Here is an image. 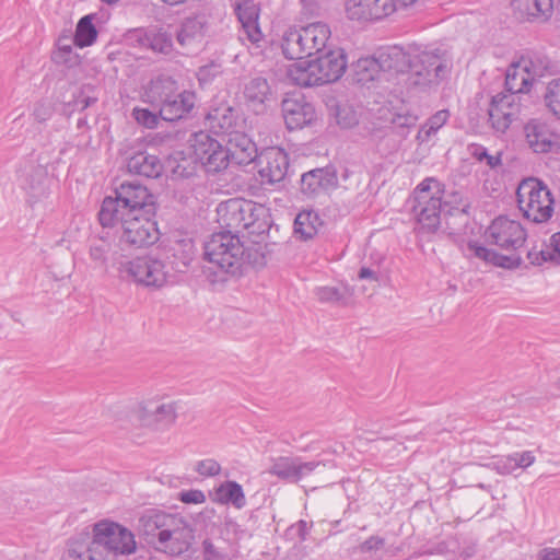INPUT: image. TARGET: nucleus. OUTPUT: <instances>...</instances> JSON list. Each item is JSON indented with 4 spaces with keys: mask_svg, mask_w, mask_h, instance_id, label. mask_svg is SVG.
I'll return each instance as SVG.
<instances>
[{
    "mask_svg": "<svg viewBox=\"0 0 560 560\" xmlns=\"http://www.w3.org/2000/svg\"><path fill=\"white\" fill-rule=\"evenodd\" d=\"M224 141L225 147L207 132L195 133L191 144L194 154L207 172H220L228 166L229 161L247 165L258 156L255 142L240 129L232 132Z\"/></svg>",
    "mask_w": 560,
    "mask_h": 560,
    "instance_id": "f257e3e1",
    "label": "nucleus"
},
{
    "mask_svg": "<svg viewBox=\"0 0 560 560\" xmlns=\"http://www.w3.org/2000/svg\"><path fill=\"white\" fill-rule=\"evenodd\" d=\"M139 528L148 542L156 541L172 553L187 551L194 539V529L184 516L162 510H147L139 520Z\"/></svg>",
    "mask_w": 560,
    "mask_h": 560,
    "instance_id": "f03ea898",
    "label": "nucleus"
},
{
    "mask_svg": "<svg viewBox=\"0 0 560 560\" xmlns=\"http://www.w3.org/2000/svg\"><path fill=\"white\" fill-rule=\"evenodd\" d=\"M156 200L140 183L124 182L114 190V196L103 199L98 221L103 228L117 226V218L138 213L156 214Z\"/></svg>",
    "mask_w": 560,
    "mask_h": 560,
    "instance_id": "7ed1b4c3",
    "label": "nucleus"
},
{
    "mask_svg": "<svg viewBox=\"0 0 560 560\" xmlns=\"http://www.w3.org/2000/svg\"><path fill=\"white\" fill-rule=\"evenodd\" d=\"M142 101L159 108L162 119L176 121L192 110L196 94L189 90H179L177 82L170 77H159L150 82Z\"/></svg>",
    "mask_w": 560,
    "mask_h": 560,
    "instance_id": "20e7f679",
    "label": "nucleus"
},
{
    "mask_svg": "<svg viewBox=\"0 0 560 560\" xmlns=\"http://www.w3.org/2000/svg\"><path fill=\"white\" fill-rule=\"evenodd\" d=\"M443 189L441 183L433 178H424L415 190V201L412 207L417 220L418 230L421 233H434L441 224L442 214H453L455 211L463 212L464 209L450 207L448 200H443Z\"/></svg>",
    "mask_w": 560,
    "mask_h": 560,
    "instance_id": "39448f33",
    "label": "nucleus"
},
{
    "mask_svg": "<svg viewBox=\"0 0 560 560\" xmlns=\"http://www.w3.org/2000/svg\"><path fill=\"white\" fill-rule=\"evenodd\" d=\"M205 256L222 276H235L244 264L245 247L238 235L222 231L212 234L205 244ZM220 281H225V278L221 277Z\"/></svg>",
    "mask_w": 560,
    "mask_h": 560,
    "instance_id": "423d86ee",
    "label": "nucleus"
},
{
    "mask_svg": "<svg viewBox=\"0 0 560 560\" xmlns=\"http://www.w3.org/2000/svg\"><path fill=\"white\" fill-rule=\"evenodd\" d=\"M516 201L523 217L534 223H545L553 214L552 194L540 179H523L516 189Z\"/></svg>",
    "mask_w": 560,
    "mask_h": 560,
    "instance_id": "0eeeda50",
    "label": "nucleus"
},
{
    "mask_svg": "<svg viewBox=\"0 0 560 560\" xmlns=\"http://www.w3.org/2000/svg\"><path fill=\"white\" fill-rule=\"evenodd\" d=\"M118 277L137 285L160 290L168 283L170 272L166 264L152 255L137 256L118 262Z\"/></svg>",
    "mask_w": 560,
    "mask_h": 560,
    "instance_id": "6e6552de",
    "label": "nucleus"
},
{
    "mask_svg": "<svg viewBox=\"0 0 560 560\" xmlns=\"http://www.w3.org/2000/svg\"><path fill=\"white\" fill-rule=\"evenodd\" d=\"M217 211L222 225L233 234L238 235L242 231L250 234L264 231L265 223L260 222V218L265 214V209L253 201L230 199L220 203Z\"/></svg>",
    "mask_w": 560,
    "mask_h": 560,
    "instance_id": "1a4fd4ad",
    "label": "nucleus"
},
{
    "mask_svg": "<svg viewBox=\"0 0 560 560\" xmlns=\"http://www.w3.org/2000/svg\"><path fill=\"white\" fill-rule=\"evenodd\" d=\"M92 537L105 560H116L118 556L130 555L136 551V540L132 532L115 522L101 521L95 523Z\"/></svg>",
    "mask_w": 560,
    "mask_h": 560,
    "instance_id": "9d476101",
    "label": "nucleus"
},
{
    "mask_svg": "<svg viewBox=\"0 0 560 560\" xmlns=\"http://www.w3.org/2000/svg\"><path fill=\"white\" fill-rule=\"evenodd\" d=\"M155 214L138 213L117 218L119 242L136 248L148 247L160 240Z\"/></svg>",
    "mask_w": 560,
    "mask_h": 560,
    "instance_id": "9b49d317",
    "label": "nucleus"
},
{
    "mask_svg": "<svg viewBox=\"0 0 560 560\" xmlns=\"http://www.w3.org/2000/svg\"><path fill=\"white\" fill-rule=\"evenodd\" d=\"M448 62L445 55L439 49L423 50L413 58L407 70L410 72V81L415 85L427 86L439 83L447 71Z\"/></svg>",
    "mask_w": 560,
    "mask_h": 560,
    "instance_id": "f8f14e48",
    "label": "nucleus"
},
{
    "mask_svg": "<svg viewBox=\"0 0 560 560\" xmlns=\"http://www.w3.org/2000/svg\"><path fill=\"white\" fill-rule=\"evenodd\" d=\"M448 62L445 55L439 49L423 50L413 58L407 70L410 72V81L415 85L427 86L439 83L447 71Z\"/></svg>",
    "mask_w": 560,
    "mask_h": 560,
    "instance_id": "ddd939ff",
    "label": "nucleus"
},
{
    "mask_svg": "<svg viewBox=\"0 0 560 560\" xmlns=\"http://www.w3.org/2000/svg\"><path fill=\"white\" fill-rule=\"evenodd\" d=\"M486 237L501 249L515 252L525 244L527 232L520 221L500 215L488 226Z\"/></svg>",
    "mask_w": 560,
    "mask_h": 560,
    "instance_id": "4468645a",
    "label": "nucleus"
},
{
    "mask_svg": "<svg viewBox=\"0 0 560 560\" xmlns=\"http://www.w3.org/2000/svg\"><path fill=\"white\" fill-rule=\"evenodd\" d=\"M521 113V96L514 93H498L488 108L489 122L497 133H505Z\"/></svg>",
    "mask_w": 560,
    "mask_h": 560,
    "instance_id": "2eb2a0df",
    "label": "nucleus"
},
{
    "mask_svg": "<svg viewBox=\"0 0 560 560\" xmlns=\"http://www.w3.org/2000/svg\"><path fill=\"white\" fill-rule=\"evenodd\" d=\"M256 159L261 185H275L284 179L289 167V159L282 149L269 148Z\"/></svg>",
    "mask_w": 560,
    "mask_h": 560,
    "instance_id": "dca6fc26",
    "label": "nucleus"
},
{
    "mask_svg": "<svg viewBox=\"0 0 560 560\" xmlns=\"http://www.w3.org/2000/svg\"><path fill=\"white\" fill-rule=\"evenodd\" d=\"M525 140L535 153H550L560 150V136L540 119H530L524 126Z\"/></svg>",
    "mask_w": 560,
    "mask_h": 560,
    "instance_id": "f3484780",
    "label": "nucleus"
},
{
    "mask_svg": "<svg viewBox=\"0 0 560 560\" xmlns=\"http://www.w3.org/2000/svg\"><path fill=\"white\" fill-rule=\"evenodd\" d=\"M282 116L289 130L302 129L315 119L314 106L302 95L285 97L281 104Z\"/></svg>",
    "mask_w": 560,
    "mask_h": 560,
    "instance_id": "a211bd4d",
    "label": "nucleus"
},
{
    "mask_svg": "<svg viewBox=\"0 0 560 560\" xmlns=\"http://www.w3.org/2000/svg\"><path fill=\"white\" fill-rule=\"evenodd\" d=\"M234 10L242 26L240 38L257 45L264 36L258 23V4L254 0H238Z\"/></svg>",
    "mask_w": 560,
    "mask_h": 560,
    "instance_id": "6ab92c4d",
    "label": "nucleus"
},
{
    "mask_svg": "<svg viewBox=\"0 0 560 560\" xmlns=\"http://www.w3.org/2000/svg\"><path fill=\"white\" fill-rule=\"evenodd\" d=\"M318 465V462H302L299 457L280 456L272 459L268 472L279 479L298 482L311 475Z\"/></svg>",
    "mask_w": 560,
    "mask_h": 560,
    "instance_id": "aec40b11",
    "label": "nucleus"
},
{
    "mask_svg": "<svg viewBox=\"0 0 560 560\" xmlns=\"http://www.w3.org/2000/svg\"><path fill=\"white\" fill-rule=\"evenodd\" d=\"M317 66L322 84L336 82L339 80L347 69V56L343 49L336 48L328 50L323 56L314 59Z\"/></svg>",
    "mask_w": 560,
    "mask_h": 560,
    "instance_id": "412c9836",
    "label": "nucleus"
},
{
    "mask_svg": "<svg viewBox=\"0 0 560 560\" xmlns=\"http://www.w3.org/2000/svg\"><path fill=\"white\" fill-rule=\"evenodd\" d=\"M205 124L212 133L223 137V140L238 130L236 112L229 105L211 108Z\"/></svg>",
    "mask_w": 560,
    "mask_h": 560,
    "instance_id": "4be33fe9",
    "label": "nucleus"
},
{
    "mask_svg": "<svg viewBox=\"0 0 560 560\" xmlns=\"http://www.w3.org/2000/svg\"><path fill=\"white\" fill-rule=\"evenodd\" d=\"M518 18L528 22H546L553 12V0H512Z\"/></svg>",
    "mask_w": 560,
    "mask_h": 560,
    "instance_id": "5701e85b",
    "label": "nucleus"
},
{
    "mask_svg": "<svg viewBox=\"0 0 560 560\" xmlns=\"http://www.w3.org/2000/svg\"><path fill=\"white\" fill-rule=\"evenodd\" d=\"M316 68L315 60L301 59L289 66L287 75L293 84L302 88L323 85Z\"/></svg>",
    "mask_w": 560,
    "mask_h": 560,
    "instance_id": "b1692460",
    "label": "nucleus"
},
{
    "mask_svg": "<svg viewBox=\"0 0 560 560\" xmlns=\"http://www.w3.org/2000/svg\"><path fill=\"white\" fill-rule=\"evenodd\" d=\"M280 48L282 55L290 60H301L308 57L302 27L292 26L287 28L281 35Z\"/></svg>",
    "mask_w": 560,
    "mask_h": 560,
    "instance_id": "393cba45",
    "label": "nucleus"
},
{
    "mask_svg": "<svg viewBox=\"0 0 560 560\" xmlns=\"http://www.w3.org/2000/svg\"><path fill=\"white\" fill-rule=\"evenodd\" d=\"M127 168L132 174L156 178L163 172V164L154 154L138 152L128 160Z\"/></svg>",
    "mask_w": 560,
    "mask_h": 560,
    "instance_id": "a878e982",
    "label": "nucleus"
},
{
    "mask_svg": "<svg viewBox=\"0 0 560 560\" xmlns=\"http://www.w3.org/2000/svg\"><path fill=\"white\" fill-rule=\"evenodd\" d=\"M377 57L383 72L402 73L407 71L410 63V54L397 45L381 49Z\"/></svg>",
    "mask_w": 560,
    "mask_h": 560,
    "instance_id": "bb28decb",
    "label": "nucleus"
},
{
    "mask_svg": "<svg viewBox=\"0 0 560 560\" xmlns=\"http://www.w3.org/2000/svg\"><path fill=\"white\" fill-rule=\"evenodd\" d=\"M302 31L308 57L323 51L331 36L330 27L324 22L310 23L302 26Z\"/></svg>",
    "mask_w": 560,
    "mask_h": 560,
    "instance_id": "cd10ccee",
    "label": "nucleus"
},
{
    "mask_svg": "<svg viewBox=\"0 0 560 560\" xmlns=\"http://www.w3.org/2000/svg\"><path fill=\"white\" fill-rule=\"evenodd\" d=\"M113 243L105 236L93 237L88 244V257L93 269L107 271L113 256Z\"/></svg>",
    "mask_w": 560,
    "mask_h": 560,
    "instance_id": "c85d7f7f",
    "label": "nucleus"
},
{
    "mask_svg": "<svg viewBox=\"0 0 560 560\" xmlns=\"http://www.w3.org/2000/svg\"><path fill=\"white\" fill-rule=\"evenodd\" d=\"M173 254V264L177 271L183 272L194 260L196 256V246L191 237L187 235H177L171 244Z\"/></svg>",
    "mask_w": 560,
    "mask_h": 560,
    "instance_id": "c756f323",
    "label": "nucleus"
},
{
    "mask_svg": "<svg viewBox=\"0 0 560 560\" xmlns=\"http://www.w3.org/2000/svg\"><path fill=\"white\" fill-rule=\"evenodd\" d=\"M212 500L223 505H232L238 510L246 505L242 486L231 480L222 482L214 489Z\"/></svg>",
    "mask_w": 560,
    "mask_h": 560,
    "instance_id": "7c9ffc66",
    "label": "nucleus"
},
{
    "mask_svg": "<svg viewBox=\"0 0 560 560\" xmlns=\"http://www.w3.org/2000/svg\"><path fill=\"white\" fill-rule=\"evenodd\" d=\"M206 22L202 16L185 19L176 31V40L182 47L200 42L205 35Z\"/></svg>",
    "mask_w": 560,
    "mask_h": 560,
    "instance_id": "2f4dec72",
    "label": "nucleus"
},
{
    "mask_svg": "<svg viewBox=\"0 0 560 560\" xmlns=\"http://www.w3.org/2000/svg\"><path fill=\"white\" fill-rule=\"evenodd\" d=\"M532 77L526 72L517 60L510 65L505 73V92L520 95L530 90L533 85Z\"/></svg>",
    "mask_w": 560,
    "mask_h": 560,
    "instance_id": "473e14b6",
    "label": "nucleus"
},
{
    "mask_svg": "<svg viewBox=\"0 0 560 560\" xmlns=\"http://www.w3.org/2000/svg\"><path fill=\"white\" fill-rule=\"evenodd\" d=\"M269 95L270 86L264 78H253L245 84L244 96L248 106L256 113H261L265 109V102Z\"/></svg>",
    "mask_w": 560,
    "mask_h": 560,
    "instance_id": "72a5a7b5",
    "label": "nucleus"
},
{
    "mask_svg": "<svg viewBox=\"0 0 560 560\" xmlns=\"http://www.w3.org/2000/svg\"><path fill=\"white\" fill-rule=\"evenodd\" d=\"M323 225L319 214L314 210H302L294 220V234L303 241L313 238Z\"/></svg>",
    "mask_w": 560,
    "mask_h": 560,
    "instance_id": "f704fd0d",
    "label": "nucleus"
},
{
    "mask_svg": "<svg viewBox=\"0 0 560 560\" xmlns=\"http://www.w3.org/2000/svg\"><path fill=\"white\" fill-rule=\"evenodd\" d=\"M518 61L532 77L533 82L538 78L552 73L553 65L551 60L541 52L530 51L522 56Z\"/></svg>",
    "mask_w": 560,
    "mask_h": 560,
    "instance_id": "c9c22d12",
    "label": "nucleus"
},
{
    "mask_svg": "<svg viewBox=\"0 0 560 560\" xmlns=\"http://www.w3.org/2000/svg\"><path fill=\"white\" fill-rule=\"evenodd\" d=\"M370 141L376 153L382 158H387L394 154L400 147V140L390 128L373 131Z\"/></svg>",
    "mask_w": 560,
    "mask_h": 560,
    "instance_id": "e433bc0d",
    "label": "nucleus"
},
{
    "mask_svg": "<svg viewBox=\"0 0 560 560\" xmlns=\"http://www.w3.org/2000/svg\"><path fill=\"white\" fill-rule=\"evenodd\" d=\"M335 176L325 168H315L301 177V189L305 195H314L322 188L332 184Z\"/></svg>",
    "mask_w": 560,
    "mask_h": 560,
    "instance_id": "4c0bfd02",
    "label": "nucleus"
},
{
    "mask_svg": "<svg viewBox=\"0 0 560 560\" xmlns=\"http://www.w3.org/2000/svg\"><path fill=\"white\" fill-rule=\"evenodd\" d=\"M148 49L159 55H172L174 51L172 33L162 26H151Z\"/></svg>",
    "mask_w": 560,
    "mask_h": 560,
    "instance_id": "58836bf2",
    "label": "nucleus"
},
{
    "mask_svg": "<svg viewBox=\"0 0 560 560\" xmlns=\"http://www.w3.org/2000/svg\"><path fill=\"white\" fill-rule=\"evenodd\" d=\"M383 68L378 60L377 55L373 57H364L357 60L354 63V73L357 81L360 83H368L380 78Z\"/></svg>",
    "mask_w": 560,
    "mask_h": 560,
    "instance_id": "ea45409f",
    "label": "nucleus"
},
{
    "mask_svg": "<svg viewBox=\"0 0 560 560\" xmlns=\"http://www.w3.org/2000/svg\"><path fill=\"white\" fill-rule=\"evenodd\" d=\"M73 40L69 36H60L57 40V49L52 54V61L57 65H63L68 68L79 65L80 57L73 51Z\"/></svg>",
    "mask_w": 560,
    "mask_h": 560,
    "instance_id": "a19ab883",
    "label": "nucleus"
},
{
    "mask_svg": "<svg viewBox=\"0 0 560 560\" xmlns=\"http://www.w3.org/2000/svg\"><path fill=\"white\" fill-rule=\"evenodd\" d=\"M96 37L97 31L93 24V16L84 15L77 24L73 44L80 48H84L94 44Z\"/></svg>",
    "mask_w": 560,
    "mask_h": 560,
    "instance_id": "79ce46f5",
    "label": "nucleus"
},
{
    "mask_svg": "<svg viewBox=\"0 0 560 560\" xmlns=\"http://www.w3.org/2000/svg\"><path fill=\"white\" fill-rule=\"evenodd\" d=\"M450 119V112L441 109L432 115L419 129L417 140L420 143L429 142L433 136Z\"/></svg>",
    "mask_w": 560,
    "mask_h": 560,
    "instance_id": "37998d69",
    "label": "nucleus"
},
{
    "mask_svg": "<svg viewBox=\"0 0 560 560\" xmlns=\"http://www.w3.org/2000/svg\"><path fill=\"white\" fill-rule=\"evenodd\" d=\"M176 420V408L173 402L161 404L152 412V417L143 419V424H155L159 428H164L173 424Z\"/></svg>",
    "mask_w": 560,
    "mask_h": 560,
    "instance_id": "c03bdc74",
    "label": "nucleus"
},
{
    "mask_svg": "<svg viewBox=\"0 0 560 560\" xmlns=\"http://www.w3.org/2000/svg\"><path fill=\"white\" fill-rule=\"evenodd\" d=\"M223 72L222 63L218 61H211L205 66H201L197 71V79L200 86L212 83Z\"/></svg>",
    "mask_w": 560,
    "mask_h": 560,
    "instance_id": "a18cd8bd",
    "label": "nucleus"
},
{
    "mask_svg": "<svg viewBox=\"0 0 560 560\" xmlns=\"http://www.w3.org/2000/svg\"><path fill=\"white\" fill-rule=\"evenodd\" d=\"M545 101L550 112L560 119V79L548 83Z\"/></svg>",
    "mask_w": 560,
    "mask_h": 560,
    "instance_id": "49530a36",
    "label": "nucleus"
},
{
    "mask_svg": "<svg viewBox=\"0 0 560 560\" xmlns=\"http://www.w3.org/2000/svg\"><path fill=\"white\" fill-rule=\"evenodd\" d=\"M150 27H138L129 30L125 34L126 43L131 47L148 49Z\"/></svg>",
    "mask_w": 560,
    "mask_h": 560,
    "instance_id": "de8ad7c7",
    "label": "nucleus"
},
{
    "mask_svg": "<svg viewBox=\"0 0 560 560\" xmlns=\"http://www.w3.org/2000/svg\"><path fill=\"white\" fill-rule=\"evenodd\" d=\"M202 560H232L230 555L217 547L210 538H206L201 542Z\"/></svg>",
    "mask_w": 560,
    "mask_h": 560,
    "instance_id": "09e8293b",
    "label": "nucleus"
},
{
    "mask_svg": "<svg viewBox=\"0 0 560 560\" xmlns=\"http://www.w3.org/2000/svg\"><path fill=\"white\" fill-rule=\"evenodd\" d=\"M135 120L149 129H154L158 127L160 114H155L148 108L135 107L131 113Z\"/></svg>",
    "mask_w": 560,
    "mask_h": 560,
    "instance_id": "8fccbe9b",
    "label": "nucleus"
},
{
    "mask_svg": "<svg viewBox=\"0 0 560 560\" xmlns=\"http://www.w3.org/2000/svg\"><path fill=\"white\" fill-rule=\"evenodd\" d=\"M314 294L322 303H337L343 299V293L335 287H317Z\"/></svg>",
    "mask_w": 560,
    "mask_h": 560,
    "instance_id": "3c124183",
    "label": "nucleus"
},
{
    "mask_svg": "<svg viewBox=\"0 0 560 560\" xmlns=\"http://www.w3.org/2000/svg\"><path fill=\"white\" fill-rule=\"evenodd\" d=\"M373 3L376 21L387 18L400 9L396 0H375Z\"/></svg>",
    "mask_w": 560,
    "mask_h": 560,
    "instance_id": "603ef678",
    "label": "nucleus"
},
{
    "mask_svg": "<svg viewBox=\"0 0 560 560\" xmlns=\"http://www.w3.org/2000/svg\"><path fill=\"white\" fill-rule=\"evenodd\" d=\"M549 256L552 257L547 243L539 249L537 247H533L527 253V259L533 266H542L545 262L551 264Z\"/></svg>",
    "mask_w": 560,
    "mask_h": 560,
    "instance_id": "864d4df0",
    "label": "nucleus"
},
{
    "mask_svg": "<svg viewBox=\"0 0 560 560\" xmlns=\"http://www.w3.org/2000/svg\"><path fill=\"white\" fill-rule=\"evenodd\" d=\"M195 470L202 477H213L220 474L221 465L212 458H206L196 463Z\"/></svg>",
    "mask_w": 560,
    "mask_h": 560,
    "instance_id": "5fc2aeb1",
    "label": "nucleus"
},
{
    "mask_svg": "<svg viewBox=\"0 0 560 560\" xmlns=\"http://www.w3.org/2000/svg\"><path fill=\"white\" fill-rule=\"evenodd\" d=\"M384 546L385 539L381 536L373 535L359 545V551L361 553H370L381 550Z\"/></svg>",
    "mask_w": 560,
    "mask_h": 560,
    "instance_id": "6e6d98bb",
    "label": "nucleus"
},
{
    "mask_svg": "<svg viewBox=\"0 0 560 560\" xmlns=\"http://www.w3.org/2000/svg\"><path fill=\"white\" fill-rule=\"evenodd\" d=\"M178 499L186 504H201L206 502V495L201 490L190 489L178 493Z\"/></svg>",
    "mask_w": 560,
    "mask_h": 560,
    "instance_id": "4d7b16f0",
    "label": "nucleus"
},
{
    "mask_svg": "<svg viewBox=\"0 0 560 560\" xmlns=\"http://www.w3.org/2000/svg\"><path fill=\"white\" fill-rule=\"evenodd\" d=\"M513 456L512 454H509L506 456L499 457L497 460L493 462V468L500 474V475H510L516 470L515 465H513Z\"/></svg>",
    "mask_w": 560,
    "mask_h": 560,
    "instance_id": "13d9d810",
    "label": "nucleus"
},
{
    "mask_svg": "<svg viewBox=\"0 0 560 560\" xmlns=\"http://www.w3.org/2000/svg\"><path fill=\"white\" fill-rule=\"evenodd\" d=\"M475 255L478 258L483 259L485 261L491 262L492 265L500 267L502 254H499L493 249L487 248L485 246H477L475 248Z\"/></svg>",
    "mask_w": 560,
    "mask_h": 560,
    "instance_id": "bf43d9fd",
    "label": "nucleus"
},
{
    "mask_svg": "<svg viewBox=\"0 0 560 560\" xmlns=\"http://www.w3.org/2000/svg\"><path fill=\"white\" fill-rule=\"evenodd\" d=\"M475 255L478 258L483 259L485 261L491 262L492 265L500 267L502 254H499L493 249L487 248L485 246H477L475 248Z\"/></svg>",
    "mask_w": 560,
    "mask_h": 560,
    "instance_id": "052dcab7",
    "label": "nucleus"
},
{
    "mask_svg": "<svg viewBox=\"0 0 560 560\" xmlns=\"http://www.w3.org/2000/svg\"><path fill=\"white\" fill-rule=\"evenodd\" d=\"M513 456V465H515V468H527L532 466L535 463V455L530 451H524V452H514L512 453Z\"/></svg>",
    "mask_w": 560,
    "mask_h": 560,
    "instance_id": "680f3d73",
    "label": "nucleus"
},
{
    "mask_svg": "<svg viewBox=\"0 0 560 560\" xmlns=\"http://www.w3.org/2000/svg\"><path fill=\"white\" fill-rule=\"evenodd\" d=\"M547 245L552 255V257L549 256V258L551 259V264L560 265V231L557 233H553L550 236Z\"/></svg>",
    "mask_w": 560,
    "mask_h": 560,
    "instance_id": "e2e57ef3",
    "label": "nucleus"
},
{
    "mask_svg": "<svg viewBox=\"0 0 560 560\" xmlns=\"http://www.w3.org/2000/svg\"><path fill=\"white\" fill-rule=\"evenodd\" d=\"M418 117L412 114L400 115L398 114L394 119L393 124L401 128H410L416 125Z\"/></svg>",
    "mask_w": 560,
    "mask_h": 560,
    "instance_id": "0e129e2a",
    "label": "nucleus"
},
{
    "mask_svg": "<svg viewBox=\"0 0 560 560\" xmlns=\"http://www.w3.org/2000/svg\"><path fill=\"white\" fill-rule=\"evenodd\" d=\"M52 109L46 103H38L34 108V117L38 121H45L51 116Z\"/></svg>",
    "mask_w": 560,
    "mask_h": 560,
    "instance_id": "69168bd1",
    "label": "nucleus"
},
{
    "mask_svg": "<svg viewBox=\"0 0 560 560\" xmlns=\"http://www.w3.org/2000/svg\"><path fill=\"white\" fill-rule=\"evenodd\" d=\"M43 175L44 174L42 170L35 171L33 176L37 178L36 184L33 183V180L30 184L25 183L23 185L24 189L30 190L34 196H40L42 194H44V189L40 187V179L43 178Z\"/></svg>",
    "mask_w": 560,
    "mask_h": 560,
    "instance_id": "338daca9",
    "label": "nucleus"
},
{
    "mask_svg": "<svg viewBox=\"0 0 560 560\" xmlns=\"http://www.w3.org/2000/svg\"><path fill=\"white\" fill-rule=\"evenodd\" d=\"M540 560H560V548H545L540 551Z\"/></svg>",
    "mask_w": 560,
    "mask_h": 560,
    "instance_id": "774afa93",
    "label": "nucleus"
}]
</instances>
